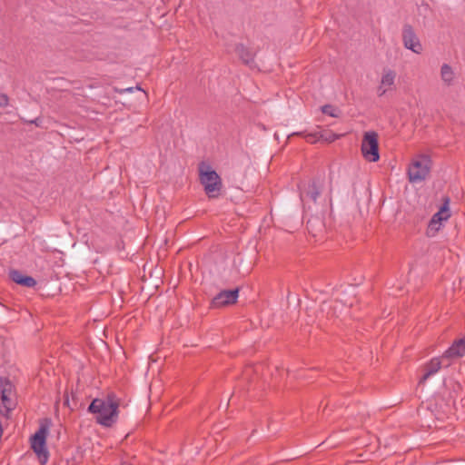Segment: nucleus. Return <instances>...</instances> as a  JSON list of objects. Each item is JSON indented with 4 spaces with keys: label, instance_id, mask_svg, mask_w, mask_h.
<instances>
[{
    "label": "nucleus",
    "instance_id": "f257e3e1",
    "mask_svg": "<svg viewBox=\"0 0 465 465\" xmlns=\"http://www.w3.org/2000/svg\"><path fill=\"white\" fill-rule=\"evenodd\" d=\"M120 399L113 392L104 398H95L88 406L87 411L95 415V421L110 428L118 420Z\"/></svg>",
    "mask_w": 465,
    "mask_h": 465
},
{
    "label": "nucleus",
    "instance_id": "f03ea898",
    "mask_svg": "<svg viewBox=\"0 0 465 465\" xmlns=\"http://www.w3.org/2000/svg\"><path fill=\"white\" fill-rule=\"evenodd\" d=\"M200 182L209 198L218 197L222 189V180L218 173L210 166L201 163L199 167Z\"/></svg>",
    "mask_w": 465,
    "mask_h": 465
},
{
    "label": "nucleus",
    "instance_id": "7ed1b4c3",
    "mask_svg": "<svg viewBox=\"0 0 465 465\" xmlns=\"http://www.w3.org/2000/svg\"><path fill=\"white\" fill-rule=\"evenodd\" d=\"M431 168V160L428 155L421 154L414 158L408 168L410 183H420L429 176Z\"/></svg>",
    "mask_w": 465,
    "mask_h": 465
},
{
    "label": "nucleus",
    "instance_id": "20e7f679",
    "mask_svg": "<svg viewBox=\"0 0 465 465\" xmlns=\"http://www.w3.org/2000/svg\"><path fill=\"white\" fill-rule=\"evenodd\" d=\"M15 407V390L12 382L0 378V414L7 417Z\"/></svg>",
    "mask_w": 465,
    "mask_h": 465
},
{
    "label": "nucleus",
    "instance_id": "39448f33",
    "mask_svg": "<svg viewBox=\"0 0 465 465\" xmlns=\"http://www.w3.org/2000/svg\"><path fill=\"white\" fill-rule=\"evenodd\" d=\"M48 428L47 422L41 423L38 430L31 438V447L37 454L42 465H45L48 460V451L45 447Z\"/></svg>",
    "mask_w": 465,
    "mask_h": 465
},
{
    "label": "nucleus",
    "instance_id": "423d86ee",
    "mask_svg": "<svg viewBox=\"0 0 465 465\" xmlns=\"http://www.w3.org/2000/svg\"><path fill=\"white\" fill-rule=\"evenodd\" d=\"M361 151L363 158L371 163H376L380 159L378 134L374 131L366 132L363 134Z\"/></svg>",
    "mask_w": 465,
    "mask_h": 465
},
{
    "label": "nucleus",
    "instance_id": "0eeeda50",
    "mask_svg": "<svg viewBox=\"0 0 465 465\" xmlns=\"http://www.w3.org/2000/svg\"><path fill=\"white\" fill-rule=\"evenodd\" d=\"M300 198L303 205L315 203L322 190V183L319 180L303 181L299 184Z\"/></svg>",
    "mask_w": 465,
    "mask_h": 465
},
{
    "label": "nucleus",
    "instance_id": "6e6552de",
    "mask_svg": "<svg viewBox=\"0 0 465 465\" xmlns=\"http://www.w3.org/2000/svg\"><path fill=\"white\" fill-rule=\"evenodd\" d=\"M239 297V288L223 290L217 293L212 300L213 308H222L236 303Z\"/></svg>",
    "mask_w": 465,
    "mask_h": 465
},
{
    "label": "nucleus",
    "instance_id": "1a4fd4ad",
    "mask_svg": "<svg viewBox=\"0 0 465 465\" xmlns=\"http://www.w3.org/2000/svg\"><path fill=\"white\" fill-rule=\"evenodd\" d=\"M402 40L404 46L407 49L411 50L415 54H420L422 52V45L413 31V28L410 25H405L402 30Z\"/></svg>",
    "mask_w": 465,
    "mask_h": 465
},
{
    "label": "nucleus",
    "instance_id": "9d476101",
    "mask_svg": "<svg viewBox=\"0 0 465 465\" xmlns=\"http://www.w3.org/2000/svg\"><path fill=\"white\" fill-rule=\"evenodd\" d=\"M449 204H450V198L445 197L443 200L442 206L440 208V210L436 213L433 214V216L431 217V219L430 221V223H429L430 230H434L436 232L439 231V229L441 225V223L443 221H447L450 217Z\"/></svg>",
    "mask_w": 465,
    "mask_h": 465
},
{
    "label": "nucleus",
    "instance_id": "9b49d317",
    "mask_svg": "<svg viewBox=\"0 0 465 465\" xmlns=\"http://www.w3.org/2000/svg\"><path fill=\"white\" fill-rule=\"evenodd\" d=\"M446 359H442L441 356L440 358H433L428 363H426L423 367L424 373L420 377L419 384H424L430 376L437 373L440 370L441 364Z\"/></svg>",
    "mask_w": 465,
    "mask_h": 465
},
{
    "label": "nucleus",
    "instance_id": "f8f14e48",
    "mask_svg": "<svg viewBox=\"0 0 465 465\" xmlns=\"http://www.w3.org/2000/svg\"><path fill=\"white\" fill-rule=\"evenodd\" d=\"M465 354V337L455 341L442 354V359L460 358Z\"/></svg>",
    "mask_w": 465,
    "mask_h": 465
},
{
    "label": "nucleus",
    "instance_id": "ddd939ff",
    "mask_svg": "<svg viewBox=\"0 0 465 465\" xmlns=\"http://www.w3.org/2000/svg\"><path fill=\"white\" fill-rule=\"evenodd\" d=\"M9 277L14 282L22 286L32 288L36 285V281L33 277L24 275L18 270H11L9 272Z\"/></svg>",
    "mask_w": 465,
    "mask_h": 465
},
{
    "label": "nucleus",
    "instance_id": "4468645a",
    "mask_svg": "<svg viewBox=\"0 0 465 465\" xmlns=\"http://www.w3.org/2000/svg\"><path fill=\"white\" fill-rule=\"evenodd\" d=\"M235 52L239 55V57L242 59V61L246 64H250L253 61V55L252 52L245 47L243 45L239 44L235 47Z\"/></svg>",
    "mask_w": 465,
    "mask_h": 465
},
{
    "label": "nucleus",
    "instance_id": "2eb2a0df",
    "mask_svg": "<svg viewBox=\"0 0 465 465\" xmlns=\"http://www.w3.org/2000/svg\"><path fill=\"white\" fill-rule=\"evenodd\" d=\"M395 78L396 73L391 69L385 68L383 70L381 84H382V86H386L390 89L391 86L394 85Z\"/></svg>",
    "mask_w": 465,
    "mask_h": 465
},
{
    "label": "nucleus",
    "instance_id": "dca6fc26",
    "mask_svg": "<svg viewBox=\"0 0 465 465\" xmlns=\"http://www.w3.org/2000/svg\"><path fill=\"white\" fill-rule=\"evenodd\" d=\"M440 77L441 80L447 84L450 85L454 80V72L452 68L447 64H444L440 68Z\"/></svg>",
    "mask_w": 465,
    "mask_h": 465
},
{
    "label": "nucleus",
    "instance_id": "f3484780",
    "mask_svg": "<svg viewBox=\"0 0 465 465\" xmlns=\"http://www.w3.org/2000/svg\"><path fill=\"white\" fill-rule=\"evenodd\" d=\"M322 111L323 114H329L332 117H337V114L334 113L335 109L330 104L323 105L322 107Z\"/></svg>",
    "mask_w": 465,
    "mask_h": 465
},
{
    "label": "nucleus",
    "instance_id": "a211bd4d",
    "mask_svg": "<svg viewBox=\"0 0 465 465\" xmlns=\"http://www.w3.org/2000/svg\"><path fill=\"white\" fill-rule=\"evenodd\" d=\"M9 104V97L5 94H0V107H6Z\"/></svg>",
    "mask_w": 465,
    "mask_h": 465
},
{
    "label": "nucleus",
    "instance_id": "6ab92c4d",
    "mask_svg": "<svg viewBox=\"0 0 465 465\" xmlns=\"http://www.w3.org/2000/svg\"><path fill=\"white\" fill-rule=\"evenodd\" d=\"M307 142L313 143H315L320 137L317 136L316 134H308L304 135Z\"/></svg>",
    "mask_w": 465,
    "mask_h": 465
},
{
    "label": "nucleus",
    "instance_id": "aec40b11",
    "mask_svg": "<svg viewBox=\"0 0 465 465\" xmlns=\"http://www.w3.org/2000/svg\"><path fill=\"white\" fill-rule=\"evenodd\" d=\"M389 90L388 87L386 86H382V84H381L380 86L378 87V95L379 96H382L385 94V93Z\"/></svg>",
    "mask_w": 465,
    "mask_h": 465
},
{
    "label": "nucleus",
    "instance_id": "412c9836",
    "mask_svg": "<svg viewBox=\"0 0 465 465\" xmlns=\"http://www.w3.org/2000/svg\"><path fill=\"white\" fill-rule=\"evenodd\" d=\"M338 136L335 134H331V136L324 137V139L328 142H333Z\"/></svg>",
    "mask_w": 465,
    "mask_h": 465
},
{
    "label": "nucleus",
    "instance_id": "4be33fe9",
    "mask_svg": "<svg viewBox=\"0 0 465 465\" xmlns=\"http://www.w3.org/2000/svg\"><path fill=\"white\" fill-rule=\"evenodd\" d=\"M312 222H313L312 220H309V221L307 222V228H308V229H310V228L312 226Z\"/></svg>",
    "mask_w": 465,
    "mask_h": 465
},
{
    "label": "nucleus",
    "instance_id": "5701e85b",
    "mask_svg": "<svg viewBox=\"0 0 465 465\" xmlns=\"http://www.w3.org/2000/svg\"><path fill=\"white\" fill-rule=\"evenodd\" d=\"M126 91H128V92H132V91H133V88H128V89H126Z\"/></svg>",
    "mask_w": 465,
    "mask_h": 465
},
{
    "label": "nucleus",
    "instance_id": "b1692460",
    "mask_svg": "<svg viewBox=\"0 0 465 465\" xmlns=\"http://www.w3.org/2000/svg\"><path fill=\"white\" fill-rule=\"evenodd\" d=\"M121 465H129V464L126 462H123Z\"/></svg>",
    "mask_w": 465,
    "mask_h": 465
}]
</instances>
